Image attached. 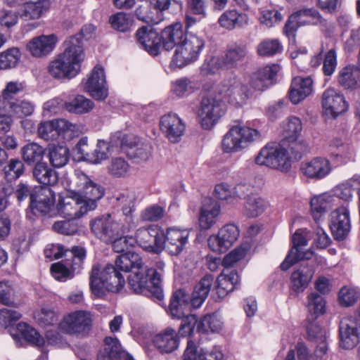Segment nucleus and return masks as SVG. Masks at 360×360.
Wrapping results in <instances>:
<instances>
[{
	"instance_id": "obj_1",
	"label": "nucleus",
	"mask_w": 360,
	"mask_h": 360,
	"mask_svg": "<svg viewBox=\"0 0 360 360\" xmlns=\"http://www.w3.org/2000/svg\"><path fill=\"white\" fill-rule=\"evenodd\" d=\"M121 212L105 214L93 219L90 222L91 230L105 240L114 236L127 234L136 226L133 212L136 195L134 192L126 191L116 197Z\"/></svg>"
},
{
	"instance_id": "obj_2",
	"label": "nucleus",
	"mask_w": 360,
	"mask_h": 360,
	"mask_svg": "<svg viewBox=\"0 0 360 360\" xmlns=\"http://www.w3.org/2000/svg\"><path fill=\"white\" fill-rule=\"evenodd\" d=\"M115 266L121 271H131L128 284L134 292H150L157 300L163 298L160 287L161 274L153 269L148 268L139 254L133 252L122 254L116 259Z\"/></svg>"
},
{
	"instance_id": "obj_3",
	"label": "nucleus",
	"mask_w": 360,
	"mask_h": 360,
	"mask_svg": "<svg viewBox=\"0 0 360 360\" xmlns=\"http://www.w3.org/2000/svg\"><path fill=\"white\" fill-rule=\"evenodd\" d=\"M65 49L49 65L50 75L58 79H72L79 72L84 52L78 37H70L64 42Z\"/></svg>"
},
{
	"instance_id": "obj_4",
	"label": "nucleus",
	"mask_w": 360,
	"mask_h": 360,
	"mask_svg": "<svg viewBox=\"0 0 360 360\" xmlns=\"http://www.w3.org/2000/svg\"><path fill=\"white\" fill-rule=\"evenodd\" d=\"M117 269L111 264L93 266L90 272V287L96 297H102L107 291L117 292L123 288L125 281Z\"/></svg>"
},
{
	"instance_id": "obj_5",
	"label": "nucleus",
	"mask_w": 360,
	"mask_h": 360,
	"mask_svg": "<svg viewBox=\"0 0 360 360\" xmlns=\"http://www.w3.org/2000/svg\"><path fill=\"white\" fill-rule=\"evenodd\" d=\"M68 189L72 194L77 195L89 211L96 208V202L103 198L105 192L101 186L80 170H75L69 179Z\"/></svg>"
},
{
	"instance_id": "obj_6",
	"label": "nucleus",
	"mask_w": 360,
	"mask_h": 360,
	"mask_svg": "<svg viewBox=\"0 0 360 360\" xmlns=\"http://www.w3.org/2000/svg\"><path fill=\"white\" fill-rule=\"evenodd\" d=\"M262 139L260 131L246 125H234L224 135L221 148L224 153H233L247 148Z\"/></svg>"
},
{
	"instance_id": "obj_7",
	"label": "nucleus",
	"mask_w": 360,
	"mask_h": 360,
	"mask_svg": "<svg viewBox=\"0 0 360 360\" xmlns=\"http://www.w3.org/2000/svg\"><path fill=\"white\" fill-rule=\"evenodd\" d=\"M188 299V295L182 289L174 292L170 299L169 312L171 316L178 319H183L179 330L181 336L191 335L198 321L196 316L186 314L189 307Z\"/></svg>"
},
{
	"instance_id": "obj_8",
	"label": "nucleus",
	"mask_w": 360,
	"mask_h": 360,
	"mask_svg": "<svg viewBox=\"0 0 360 360\" xmlns=\"http://www.w3.org/2000/svg\"><path fill=\"white\" fill-rule=\"evenodd\" d=\"M215 93L220 98L236 106H242L252 94L248 84L240 78L231 77L224 79L217 87Z\"/></svg>"
},
{
	"instance_id": "obj_9",
	"label": "nucleus",
	"mask_w": 360,
	"mask_h": 360,
	"mask_svg": "<svg viewBox=\"0 0 360 360\" xmlns=\"http://www.w3.org/2000/svg\"><path fill=\"white\" fill-rule=\"evenodd\" d=\"M203 39L190 34L188 38L177 46L170 62L172 68H182L196 61L204 48Z\"/></svg>"
},
{
	"instance_id": "obj_10",
	"label": "nucleus",
	"mask_w": 360,
	"mask_h": 360,
	"mask_svg": "<svg viewBox=\"0 0 360 360\" xmlns=\"http://www.w3.org/2000/svg\"><path fill=\"white\" fill-rule=\"evenodd\" d=\"M285 149L281 143H270L263 147L255 158V162L272 169L287 172L291 167Z\"/></svg>"
},
{
	"instance_id": "obj_11",
	"label": "nucleus",
	"mask_w": 360,
	"mask_h": 360,
	"mask_svg": "<svg viewBox=\"0 0 360 360\" xmlns=\"http://www.w3.org/2000/svg\"><path fill=\"white\" fill-rule=\"evenodd\" d=\"M112 142L119 145L129 158L137 162L146 161L150 156V145L133 135L119 133L113 136Z\"/></svg>"
},
{
	"instance_id": "obj_12",
	"label": "nucleus",
	"mask_w": 360,
	"mask_h": 360,
	"mask_svg": "<svg viewBox=\"0 0 360 360\" xmlns=\"http://www.w3.org/2000/svg\"><path fill=\"white\" fill-rule=\"evenodd\" d=\"M217 96L216 94L214 96L204 98L201 101L198 116L204 129H211L224 115V103Z\"/></svg>"
},
{
	"instance_id": "obj_13",
	"label": "nucleus",
	"mask_w": 360,
	"mask_h": 360,
	"mask_svg": "<svg viewBox=\"0 0 360 360\" xmlns=\"http://www.w3.org/2000/svg\"><path fill=\"white\" fill-rule=\"evenodd\" d=\"M310 239V232L305 229L295 231L292 237V247L289 251L285 260L281 264V269L288 270L294 264L304 259H310L314 255L311 250L304 251V248L307 245Z\"/></svg>"
},
{
	"instance_id": "obj_14",
	"label": "nucleus",
	"mask_w": 360,
	"mask_h": 360,
	"mask_svg": "<svg viewBox=\"0 0 360 360\" xmlns=\"http://www.w3.org/2000/svg\"><path fill=\"white\" fill-rule=\"evenodd\" d=\"M92 323V316L86 311H75L63 316L59 329L67 334L78 335L89 330Z\"/></svg>"
},
{
	"instance_id": "obj_15",
	"label": "nucleus",
	"mask_w": 360,
	"mask_h": 360,
	"mask_svg": "<svg viewBox=\"0 0 360 360\" xmlns=\"http://www.w3.org/2000/svg\"><path fill=\"white\" fill-rule=\"evenodd\" d=\"M134 238L135 243L148 252L158 253L162 250V231L156 225L139 228Z\"/></svg>"
},
{
	"instance_id": "obj_16",
	"label": "nucleus",
	"mask_w": 360,
	"mask_h": 360,
	"mask_svg": "<svg viewBox=\"0 0 360 360\" xmlns=\"http://www.w3.org/2000/svg\"><path fill=\"white\" fill-rule=\"evenodd\" d=\"M340 345L345 349H352L360 340V319L348 316L342 319L339 327Z\"/></svg>"
},
{
	"instance_id": "obj_17",
	"label": "nucleus",
	"mask_w": 360,
	"mask_h": 360,
	"mask_svg": "<svg viewBox=\"0 0 360 360\" xmlns=\"http://www.w3.org/2000/svg\"><path fill=\"white\" fill-rule=\"evenodd\" d=\"M190 230L177 227L168 228L162 232V250H165L172 255H180L188 243Z\"/></svg>"
},
{
	"instance_id": "obj_18",
	"label": "nucleus",
	"mask_w": 360,
	"mask_h": 360,
	"mask_svg": "<svg viewBox=\"0 0 360 360\" xmlns=\"http://www.w3.org/2000/svg\"><path fill=\"white\" fill-rule=\"evenodd\" d=\"M83 90L98 101L105 100L108 97V87L105 71L101 66L94 67L84 82Z\"/></svg>"
},
{
	"instance_id": "obj_19",
	"label": "nucleus",
	"mask_w": 360,
	"mask_h": 360,
	"mask_svg": "<svg viewBox=\"0 0 360 360\" xmlns=\"http://www.w3.org/2000/svg\"><path fill=\"white\" fill-rule=\"evenodd\" d=\"M321 104L323 114L333 119L345 112L349 107L344 96L334 88L323 91Z\"/></svg>"
},
{
	"instance_id": "obj_20",
	"label": "nucleus",
	"mask_w": 360,
	"mask_h": 360,
	"mask_svg": "<svg viewBox=\"0 0 360 360\" xmlns=\"http://www.w3.org/2000/svg\"><path fill=\"white\" fill-rule=\"evenodd\" d=\"M239 230L233 224H228L221 228L217 235L208 238L210 248L215 252H224L237 240Z\"/></svg>"
},
{
	"instance_id": "obj_21",
	"label": "nucleus",
	"mask_w": 360,
	"mask_h": 360,
	"mask_svg": "<svg viewBox=\"0 0 360 360\" xmlns=\"http://www.w3.org/2000/svg\"><path fill=\"white\" fill-rule=\"evenodd\" d=\"M59 215L67 219H77L85 214L89 210L77 194L60 197L57 205Z\"/></svg>"
},
{
	"instance_id": "obj_22",
	"label": "nucleus",
	"mask_w": 360,
	"mask_h": 360,
	"mask_svg": "<svg viewBox=\"0 0 360 360\" xmlns=\"http://www.w3.org/2000/svg\"><path fill=\"white\" fill-rule=\"evenodd\" d=\"M56 194L49 186L35 188L31 194L30 206L34 214L46 215L55 202Z\"/></svg>"
},
{
	"instance_id": "obj_23",
	"label": "nucleus",
	"mask_w": 360,
	"mask_h": 360,
	"mask_svg": "<svg viewBox=\"0 0 360 360\" xmlns=\"http://www.w3.org/2000/svg\"><path fill=\"white\" fill-rule=\"evenodd\" d=\"M160 128L171 143H177L184 135L185 124L176 114L168 113L160 118Z\"/></svg>"
},
{
	"instance_id": "obj_24",
	"label": "nucleus",
	"mask_w": 360,
	"mask_h": 360,
	"mask_svg": "<svg viewBox=\"0 0 360 360\" xmlns=\"http://www.w3.org/2000/svg\"><path fill=\"white\" fill-rule=\"evenodd\" d=\"M58 41V37L55 34H42L31 39L27 42L26 49L33 57L41 58L53 51Z\"/></svg>"
},
{
	"instance_id": "obj_25",
	"label": "nucleus",
	"mask_w": 360,
	"mask_h": 360,
	"mask_svg": "<svg viewBox=\"0 0 360 360\" xmlns=\"http://www.w3.org/2000/svg\"><path fill=\"white\" fill-rule=\"evenodd\" d=\"M323 18L320 13L315 8L301 9L292 14L288 22L285 25L284 32L288 36L293 35L295 27L293 23L299 25L305 24L321 23Z\"/></svg>"
},
{
	"instance_id": "obj_26",
	"label": "nucleus",
	"mask_w": 360,
	"mask_h": 360,
	"mask_svg": "<svg viewBox=\"0 0 360 360\" xmlns=\"http://www.w3.org/2000/svg\"><path fill=\"white\" fill-rule=\"evenodd\" d=\"M330 228L337 240H343L350 231L348 210L345 207L336 209L330 214Z\"/></svg>"
},
{
	"instance_id": "obj_27",
	"label": "nucleus",
	"mask_w": 360,
	"mask_h": 360,
	"mask_svg": "<svg viewBox=\"0 0 360 360\" xmlns=\"http://www.w3.org/2000/svg\"><path fill=\"white\" fill-rule=\"evenodd\" d=\"M300 170L308 178L321 179L330 172L331 166L328 159L317 157L311 160L303 162Z\"/></svg>"
},
{
	"instance_id": "obj_28",
	"label": "nucleus",
	"mask_w": 360,
	"mask_h": 360,
	"mask_svg": "<svg viewBox=\"0 0 360 360\" xmlns=\"http://www.w3.org/2000/svg\"><path fill=\"white\" fill-rule=\"evenodd\" d=\"M136 38L142 47L150 55L157 56L162 45L161 36L150 27H142L136 33Z\"/></svg>"
},
{
	"instance_id": "obj_29",
	"label": "nucleus",
	"mask_w": 360,
	"mask_h": 360,
	"mask_svg": "<svg viewBox=\"0 0 360 360\" xmlns=\"http://www.w3.org/2000/svg\"><path fill=\"white\" fill-rule=\"evenodd\" d=\"M183 25L175 23L166 27L161 32L162 46L165 50H171L180 45L188 38Z\"/></svg>"
},
{
	"instance_id": "obj_30",
	"label": "nucleus",
	"mask_w": 360,
	"mask_h": 360,
	"mask_svg": "<svg viewBox=\"0 0 360 360\" xmlns=\"http://www.w3.org/2000/svg\"><path fill=\"white\" fill-rule=\"evenodd\" d=\"M51 0H25L20 10V17L25 20L40 18L50 8Z\"/></svg>"
},
{
	"instance_id": "obj_31",
	"label": "nucleus",
	"mask_w": 360,
	"mask_h": 360,
	"mask_svg": "<svg viewBox=\"0 0 360 360\" xmlns=\"http://www.w3.org/2000/svg\"><path fill=\"white\" fill-rule=\"evenodd\" d=\"M313 91L311 77H296L291 82L289 98L293 104H298L309 96Z\"/></svg>"
},
{
	"instance_id": "obj_32",
	"label": "nucleus",
	"mask_w": 360,
	"mask_h": 360,
	"mask_svg": "<svg viewBox=\"0 0 360 360\" xmlns=\"http://www.w3.org/2000/svg\"><path fill=\"white\" fill-rule=\"evenodd\" d=\"M278 65H267L257 70L252 76L250 84L257 91H264L272 85V79L279 71Z\"/></svg>"
},
{
	"instance_id": "obj_33",
	"label": "nucleus",
	"mask_w": 360,
	"mask_h": 360,
	"mask_svg": "<svg viewBox=\"0 0 360 360\" xmlns=\"http://www.w3.org/2000/svg\"><path fill=\"white\" fill-rule=\"evenodd\" d=\"M220 206L214 200L207 198L203 202L199 217V225L202 229H210L217 221Z\"/></svg>"
},
{
	"instance_id": "obj_34",
	"label": "nucleus",
	"mask_w": 360,
	"mask_h": 360,
	"mask_svg": "<svg viewBox=\"0 0 360 360\" xmlns=\"http://www.w3.org/2000/svg\"><path fill=\"white\" fill-rule=\"evenodd\" d=\"M314 269L311 266H300L290 276V288L297 294L303 292L311 283Z\"/></svg>"
},
{
	"instance_id": "obj_35",
	"label": "nucleus",
	"mask_w": 360,
	"mask_h": 360,
	"mask_svg": "<svg viewBox=\"0 0 360 360\" xmlns=\"http://www.w3.org/2000/svg\"><path fill=\"white\" fill-rule=\"evenodd\" d=\"M153 342L160 352L170 353L179 346L178 335L173 328H167L154 337Z\"/></svg>"
},
{
	"instance_id": "obj_36",
	"label": "nucleus",
	"mask_w": 360,
	"mask_h": 360,
	"mask_svg": "<svg viewBox=\"0 0 360 360\" xmlns=\"http://www.w3.org/2000/svg\"><path fill=\"white\" fill-rule=\"evenodd\" d=\"M219 25L229 30L235 28H243L249 24V16L236 9L227 10L219 18Z\"/></svg>"
},
{
	"instance_id": "obj_37",
	"label": "nucleus",
	"mask_w": 360,
	"mask_h": 360,
	"mask_svg": "<svg viewBox=\"0 0 360 360\" xmlns=\"http://www.w3.org/2000/svg\"><path fill=\"white\" fill-rule=\"evenodd\" d=\"M214 276L205 275L195 285L191 299V304L193 308H199L207 299L214 283Z\"/></svg>"
},
{
	"instance_id": "obj_38",
	"label": "nucleus",
	"mask_w": 360,
	"mask_h": 360,
	"mask_svg": "<svg viewBox=\"0 0 360 360\" xmlns=\"http://www.w3.org/2000/svg\"><path fill=\"white\" fill-rule=\"evenodd\" d=\"M184 360H222V353L217 349L213 350L210 353L202 348L198 349L195 342L189 340L187 342V347L184 354Z\"/></svg>"
},
{
	"instance_id": "obj_39",
	"label": "nucleus",
	"mask_w": 360,
	"mask_h": 360,
	"mask_svg": "<svg viewBox=\"0 0 360 360\" xmlns=\"http://www.w3.org/2000/svg\"><path fill=\"white\" fill-rule=\"evenodd\" d=\"M95 105L93 101L83 95L77 94L70 101H65L63 108L68 112L74 115H84L90 112Z\"/></svg>"
},
{
	"instance_id": "obj_40",
	"label": "nucleus",
	"mask_w": 360,
	"mask_h": 360,
	"mask_svg": "<svg viewBox=\"0 0 360 360\" xmlns=\"http://www.w3.org/2000/svg\"><path fill=\"white\" fill-rule=\"evenodd\" d=\"M217 282L219 296L224 297L235 289L238 284L239 276L235 271L225 270L218 276Z\"/></svg>"
},
{
	"instance_id": "obj_41",
	"label": "nucleus",
	"mask_w": 360,
	"mask_h": 360,
	"mask_svg": "<svg viewBox=\"0 0 360 360\" xmlns=\"http://www.w3.org/2000/svg\"><path fill=\"white\" fill-rule=\"evenodd\" d=\"M330 146L337 150L334 155L340 162L347 163L354 160L355 148L352 143L336 137L330 141Z\"/></svg>"
},
{
	"instance_id": "obj_42",
	"label": "nucleus",
	"mask_w": 360,
	"mask_h": 360,
	"mask_svg": "<svg viewBox=\"0 0 360 360\" xmlns=\"http://www.w3.org/2000/svg\"><path fill=\"white\" fill-rule=\"evenodd\" d=\"M281 146L286 151L288 159L291 162V160H299L301 158L304 152L307 150L306 143L299 137H292L289 139H283L281 141Z\"/></svg>"
},
{
	"instance_id": "obj_43",
	"label": "nucleus",
	"mask_w": 360,
	"mask_h": 360,
	"mask_svg": "<svg viewBox=\"0 0 360 360\" xmlns=\"http://www.w3.org/2000/svg\"><path fill=\"white\" fill-rule=\"evenodd\" d=\"M47 150L49 160L53 167L60 168L68 162L70 154L67 147L52 144L49 146Z\"/></svg>"
},
{
	"instance_id": "obj_44",
	"label": "nucleus",
	"mask_w": 360,
	"mask_h": 360,
	"mask_svg": "<svg viewBox=\"0 0 360 360\" xmlns=\"http://www.w3.org/2000/svg\"><path fill=\"white\" fill-rule=\"evenodd\" d=\"M16 332L17 333L12 334L13 339L15 340L22 338L37 346H41L44 343V339L39 333L34 328L25 323L21 322L18 323L16 328Z\"/></svg>"
},
{
	"instance_id": "obj_45",
	"label": "nucleus",
	"mask_w": 360,
	"mask_h": 360,
	"mask_svg": "<svg viewBox=\"0 0 360 360\" xmlns=\"http://www.w3.org/2000/svg\"><path fill=\"white\" fill-rule=\"evenodd\" d=\"M310 204L311 214L317 221L331 207L333 197L328 193H323L313 198Z\"/></svg>"
},
{
	"instance_id": "obj_46",
	"label": "nucleus",
	"mask_w": 360,
	"mask_h": 360,
	"mask_svg": "<svg viewBox=\"0 0 360 360\" xmlns=\"http://www.w3.org/2000/svg\"><path fill=\"white\" fill-rule=\"evenodd\" d=\"M56 123L59 136L63 139H72L86 131L85 126L82 124L72 123L65 119H57Z\"/></svg>"
},
{
	"instance_id": "obj_47",
	"label": "nucleus",
	"mask_w": 360,
	"mask_h": 360,
	"mask_svg": "<svg viewBox=\"0 0 360 360\" xmlns=\"http://www.w3.org/2000/svg\"><path fill=\"white\" fill-rule=\"evenodd\" d=\"M268 206L269 202L265 199L256 195H252L245 202V214L249 217H257L262 214Z\"/></svg>"
},
{
	"instance_id": "obj_48",
	"label": "nucleus",
	"mask_w": 360,
	"mask_h": 360,
	"mask_svg": "<svg viewBox=\"0 0 360 360\" xmlns=\"http://www.w3.org/2000/svg\"><path fill=\"white\" fill-rule=\"evenodd\" d=\"M247 55L246 47L243 44L230 45L224 57V64L229 68H236L241 63Z\"/></svg>"
},
{
	"instance_id": "obj_49",
	"label": "nucleus",
	"mask_w": 360,
	"mask_h": 360,
	"mask_svg": "<svg viewBox=\"0 0 360 360\" xmlns=\"http://www.w3.org/2000/svg\"><path fill=\"white\" fill-rule=\"evenodd\" d=\"M33 175L37 181L46 186L54 185L58 181L56 172L44 163L36 164Z\"/></svg>"
},
{
	"instance_id": "obj_50",
	"label": "nucleus",
	"mask_w": 360,
	"mask_h": 360,
	"mask_svg": "<svg viewBox=\"0 0 360 360\" xmlns=\"http://www.w3.org/2000/svg\"><path fill=\"white\" fill-rule=\"evenodd\" d=\"M21 155L27 164H37L43 159L44 150L37 143H27L21 148Z\"/></svg>"
},
{
	"instance_id": "obj_51",
	"label": "nucleus",
	"mask_w": 360,
	"mask_h": 360,
	"mask_svg": "<svg viewBox=\"0 0 360 360\" xmlns=\"http://www.w3.org/2000/svg\"><path fill=\"white\" fill-rule=\"evenodd\" d=\"M21 58V53L18 48L11 47L0 53V70L15 68Z\"/></svg>"
},
{
	"instance_id": "obj_52",
	"label": "nucleus",
	"mask_w": 360,
	"mask_h": 360,
	"mask_svg": "<svg viewBox=\"0 0 360 360\" xmlns=\"http://www.w3.org/2000/svg\"><path fill=\"white\" fill-rule=\"evenodd\" d=\"M57 119L41 122L37 127V134L45 141H56L59 137Z\"/></svg>"
},
{
	"instance_id": "obj_53",
	"label": "nucleus",
	"mask_w": 360,
	"mask_h": 360,
	"mask_svg": "<svg viewBox=\"0 0 360 360\" xmlns=\"http://www.w3.org/2000/svg\"><path fill=\"white\" fill-rule=\"evenodd\" d=\"M25 89V83L19 81H11L6 84L0 97V110L7 108V104L11 103V99L15 94L21 92Z\"/></svg>"
},
{
	"instance_id": "obj_54",
	"label": "nucleus",
	"mask_w": 360,
	"mask_h": 360,
	"mask_svg": "<svg viewBox=\"0 0 360 360\" xmlns=\"http://www.w3.org/2000/svg\"><path fill=\"white\" fill-rule=\"evenodd\" d=\"M223 323L217 314L205 315L198 325V330L204 333H217L222 328Z\"/></svg>"
},
{
	"instance_id": "obj_55",
	"label": "nucleus",
	"mask_w": 360,
	"mask_h": 360,
	"mask_svg": "<svg viewBox=\"0 0 360 360\" xmlns=\"http://www.w3.org/2000/svg\"><path fill=\"white\" fill-rule=\"evenodd\" d=\"M94 235L98 238L106 243H112V249L116 252H122L127 251L129 248L133 247L135 244V240L131 236H124L125 234H120L114 236L110 240H105L99 237L97 234Z\"/></svg>"
},
{
	"instance_id": "obj_56",
	"label": "nucleus",
	"mask_w": 360,
	"mask_h": 360,
	"mask_svg": "<svg viewBox=\"0 0 360 360\" xmlns=\"http://www.w3.org/2000/svg\"><path fill=\"white\" fill-rule=\"evenodd\" d=\"M109 22L112 29L118 32H125L129 31L132 26L133 19L129 14L118 12L110 17Z\"/></svg>"
},
{
	"instance_id": "obj_57",
	"label": "nucleus",
	"mask_w": 360,
	"mask_h": 360,
	"mask_svg": "<svg viewBox=\"0 0 360 360\" xmlns=\"http://www.w3.org/2000/svg\"><path fill=\"white\" fill-rule=\"evenodd\" d=\"M257 53L261 56H272L283 51V46L277 39H266L257 46Z\"/></svg>"
},
{
	"instance_id": "obj_58",
	"label": "nucleus",
	"mask_w": 360,
	"mask_h": 360,
	"mask_svg": "<svg viewBox=\"0 0 360 360\" xmlns=\"http://www.w3.org/2000/svg\"><path fill=\"white\" fill-rule=\"evenodd\" d=\"M360 188V178L353 177L340 184L335 188V195L344 200H349L352 198V191Z\"/></svg>"
},
{
	"instance_id": "obj_59",
	"label": "nucleus",
	"mask_w": 360,
	"mask_h": 360,
	"mask_svg": "<svg viewBox=\"0 0 360 360\" xmlns=\"http://www.w3.org/2000/svg\"><path fill=\"white\" fill-rule=\"evenodd\" d=\"M129 163L122 158H112L108 166V173L113 177L125 176L129 172Z\"/></svg>"
},
{
	"instance_id": "obj_60",
	"label": "nucleus",
	"mask_w": 360,
	"mask_h": 360,
	"mask_svg": "<svg viewBox=\"0 0 360 360\" xmlns=\"http://www.w3.org/2000/svg\"><path fill=\"white\" fill-rule=\"evenodd\" d=\"M307 308L309 313L318 316L325 313L326 301L319 294L311 292L307 296Z\"/></svg>"
},
{
	"instance_id": "obj_61",
	"label": "nucleus",
	"mask_w": 360,
	"mask_h": 360,
	"mask_svg": "<svg viewBox=\"0 0 360 360\" xmlns=\"http://www.w3.org/2000/svg\"><path fill=\"white\" fill-rule=\"evenodd\" d=\"M283 19V15L278 10L266 9L261 12L259 20L261 25L270 28L279 24Z\"/></svg>"
},
{
	"instance_id": "obj_62",
	"label": "nucleus",
	"mask_w": 360,
	"mask_h": 360,
	"mask_svg": "<svg viewBox=\"0 0 360 360\" xmlns=\"http://www.w3.org/2000/svg\"><path fill=\"white\" fill-rule=\"evenodd\" d=\"M34 317L39 325L49 326L57 323L58 320V313L53 309L44 307L35 314Z\"/></svg>"
},
{
	"instance_id": "obj_63",
	"label": "nucleus",
	"mask_w": 360,
	"mask_h": 360,
	"mask_svg": "<svg viewBox=\"0 0 360 360\" xmlns=\"http://www.w3.org/2000/svg\"><path fill=\"white\" fill-rule=\"evenodd\" d=\"M359 297V292L356 288L344 286L339 292L338 300L340 305L350 307L357 301Z\"/></svg>"
},
{
	"instance_id": "obj_64",
	"label": "nucleus",
	"mask_w": 360,
	"mask_h": 360,
	"mask_svg": "<svg viewBox=\"0 0 360 360\" xmlns=\"http://www.w3.org/2000/svg\"><path fill=\"white\" fill-rule=\"evenodd\" d=\"M24 164L18 159H11L4 167V171L6 178L9 180L18 179L24 172Z\"/></svg>"
}]
</instances>
